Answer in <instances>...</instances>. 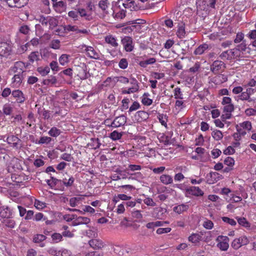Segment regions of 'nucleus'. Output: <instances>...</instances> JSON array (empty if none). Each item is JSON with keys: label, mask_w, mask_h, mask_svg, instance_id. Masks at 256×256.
Wrapping results in <instances>:
<instances>
[{"label": "nucleus", "mask_w": 256, "mask_h": 256, "mask_svg": "<svg viewBox=\"0 0 256 256\" xmlns=\"http://www.w3.org/2000/svg\"><path fill=\"white\" fill-rule=\"evenodd\" d=\"M25 68V64L22 62H15L14 66L10 68L11 72L14 74L12 78L11 85L12 87L18 88L20 86L24 78L23 73Z\"/></svg>", "instance_id": "obj_1"}, {"label": "nucleus", "mask_w": 256, "mask_h": 256, "mask_svg": "<svg viewBox=\"0 0 256 256\" xmlns=\"http://www.w3.org/2000/svg\"><path fill=\"white\" fill-rule=\"evenodd\" d=\"M82 52L86 53V56L91 58L99 59L100 54L98 51L91 46L82 44L79 46Z\"/></svg>", "instance_id": "obj_2"}, {"label": "nucleus", "mask_w": 256, "mask_h": 256, "mask_svg": "<svg viewBox=\"0 0 256 256\" xmlns=\"http://www.w3.org/2000/svg\"><path fill=\"white\" fill-rule=\"evenodd\" d=\"M78 76L82 80H86L90 76L88 66L84 64H81L78 68Z\"/></svg>", "instance_id": "obj_3"}, {"label": "nucleus", "mask_w": 256, "mask_h": 256, "mask_svg": "<svg viewBox=\"0 0 256 256\" xmlns=\"http://www.w3.org/2000/svg\"><path fill=\"white\" fill-rule=\"evenodd\" d=\"M130 84L132 86L127 90H123L122 91V94H130L138 92L140 89L139 83L135 78H132L130 79Z\"/></svg>", "instance_id": "obj_4"}, {"label": "nucleus", "mask_w": 256, "mask_h": 256, "mask_svg": "<svg viewBox=\"0 0 256 256\" xmlns=\"http://www.w3.org/2000/svg\"><path fill=\"white\" fill-rule=\"evenodd\" d=\"M12 50V44L10 42H2L0 44V55L4 56H9Z\"/></svg>", "instance_id": "obj_5"}, {"label": "nucleus", "mask_w": 256, "mask_h": 256, "mask_svg": "<svg viewBox=\"0 0 256 256\" xmlns=\"http://www.w3.org/2000/svg\"><path fill=\"white\" fill-rule=\"evenodd\" d=\"M225 199L228 201L231 202H238L242 200L240 196H236L234 192H232L230 188H225Z\"/></svg>", "instance_id": "obj_6"}, {"label": "nucleus", "mask_w": 256, "mask_h": 256, "mask_svg": "<svg viewBox=\"0 0 256 256\" xmlns=\"http://www.w3.org/2000/svg\"><path fill=\"white\" fill-rule=\"evenodd\" d=\"M29 178H26V180L24 178L22 177H10L12 180V184L14 187L24 188L26 186L27 181L28 180Z\"/></svg>", "instance_id": "obj_7"}, {"label": "nucleus", "mask_w": 256, "mask_h": 256, "mask_svg": "<svg viewBox=\"0 0 256 256\" xmlns=\"http://www.w3.org/2000/svg\"><path fill=\"white\" fill-rule=\"evenodd\" d=\"M122 44L126 52H132L134 48L132 39L130 36H126L122 39Z\"/></svg>", "instance_id": "obj_8"}, {"label": "nucleus", "mask_w": 256, "mask_h": 256, "mask_svg": "<svg viewBox=\"0 0 256 256\" xmlns=\"http://www.w3.org/2000/svg\"><path fill=\"white\" fill-rule=\"evenodd\" d=\"M126 122V118L122 115L116 118L111 124H108V126L116 128L124 125Z\"/></svg>", "instance_id": "obj_9"}, {"label": "nucleus", "mask_w": 256, "mask_h": 256, "mask_svg": "<svg viewBox=\"0 0 256 256\" xmlns=\"http://www.w3.org/2000/svg\"><path fill=\"white\" fill-rule=\"evenodd\" d=\"M13 212L12 210H11L8 206H2L0 207V216L4 218L9 219L12 218Z\"/></svg>", "instance_id": "obj_10"}, {"label": "nucleus", "mask_w": 256, "mask_h": 256, "mask_svg": "<svg viewBox=\"0 0 256 256\" xmlns=\"http://www.w3.org/2000/svg\"><path fill=\"white\" fill-rule=\"evenodd\" d=\"M186 192L188 194H191L196 196H202L204 194V192L198 187L195 186H190L186 190Z\"/></svg>", "instance_id": "obj_11"}, {"label": "nucleus", "mask_w": 256, "mask_h": 256, "mask_svg": "<svg viewBox=\"0 0 256 256\" xmlns=\"http://www.w3.org/2000/svg\"><path fill=\"white\" fill-rule=\"evenodd\" d=\"M126 10L121 9L120 8H116L113 10L112 16L116 20H122L126 16Z\"/></svg>", "instance_id": "obj_12"}, {"label": "nucleus", "mask_w": 256, "mask_h": 256, "mask_svg": "<svg viewBox=\"0 0 256 256\" xmlns=\"http://www.w3.org/2000/svg\"><path fill=\"white\" fill-rule=\"evenodd\" d=\"M88 244L94 250L102 249L104 247V242L102 240L94 238L88 241Z\"/></svg>", "instance_id": "obj_13"}, {"label": "nucleus", "mask_w": 256, "mask_h": 256, "mask_svg": "<svg viewBox=\"0 0 256 256\" xmlns=\"http://www.w3.org/2000/svg\"><path fill=\"white\" fill-rule=\"evenodd\" d=\"M79 15L84 20L90 21L93 19V16L92 12L86 10L83 8H78Z\"/></svg>", "instance_id": "obj_14"}, {"label": "nucleus", "mask_w": 256, "mask_h": 256, "mask_svg": "<svg viewBox=\"0 0 256 256\" xmlns=\"http://www.w3.org/2000/svg\"><path fill=\"white\" fill-rule=\"evenodd\" d=\"M46 183L50 188L57 190L59 188V185H61L62 184V182L56 179L54 177H51L50 180H46Z\"/></svg>", "instance_id": "obj_15"}, {"label": "nucleus", "mask_w": 256, "mask_h": 256, "mask_svg": "<svg viewBox=\"0 0 256 256\" xmlns=\"http://www.w3.org/2000/svg\"><path fill=\"white\" fill-rule=\"evenodd\" d=\"M6 142L13 148H18L21 140L17 136L14 135H11L7 138Z\"/></svg>", "instance_id": "obj_16"}, {"label": "nucleus", "mask_w": 256, "mask_h": 256, "mask_svg": "<svg viewBox=\"0 0 256 256\" xmlns=\"http://www.w3.org/2000/svg\"><path fill=\"white\" fill-rule=\"evenodd\" d=\"M134 117L138 122H142L146 120L149 118V114L145 111L140 110L136 112Z\"/></svg>", "instance_id": "obj_17"}, {"label": "nucleus", "mask_w": 256, "mask_h": 256, "mask_svg": "<svg viewBox=\"0 0 256 256\" xmlns=\"http://www.w3.org/2000/svg\"><path fill=\"white\" fill-rule=\"evenodd\" d=\"M90 222V218L88 217L80 216L72 222V226H78L80 224H86Z\"/></svg>", "instance_id": "obj_18"}, {"label": "nucleus", "mask_w": 256, "mask_h": 256, "mask_svg": "<svg viewBox=\"0 0 256 256\" xmlns=\"http://www.w3.org/2000/svg\"><path fill=\"white\" fill-rule=\"evenodd\" d=\"M28 0H12L9 2V6L20 8L28 4Z\"/></svg>", "instance_id": "obj_19"}, {"label": "nucleus", "mask_w": 256, "mask_h": 256, "mask_svg": "<svg viewBox=\"0 0 256 256\" xmlns=\"http://www.w3.org/2000/svg\"><path fill=\"white\" fill-rule=\"evenodd\" d=\"M57 82V79L55 76L51 75L48 76L47 78L44 79L42 82V84L47 86H52L56 84Z\"/></svg>", "instance_id": "obj_20"}, {"label": "nucleus", "mask_w": 256, "mask_h": 256, "mask_svg": "<svg viewBox=\"0 0 256 256\" xmlns=\"http://www.w3.org/2000/svg\"><path fill=\"white\" fill-rule=\"evenodd\" d=\"M53 6L56 11L58 13H61L62 12L65 10L66 8V4L63 1H58L55 3H53Z\"/></svg>", "instance_id": "obj_21"}, {"label": "nucleus", "mask_w": 256, "mask_h": 256, "mask_svg": "<svg viewBox=\"0 0 256 256\" xmlns=\"http://www.w3.org/2000/svg\"><path fill=\"white\" fill-rule=\"evenodd\" d=\"M150 94L148 92H144L141 97V102L144 106H149L152 103V100L149 96Z\"/></svg>", "instance_id": "obj_22"}, {"label": "nucleus", "mask_w": 256, "mask_h": 256, "mask_svg": "<svg viewBox=\"0 0 256 256\" xmlns=\"http://www.w3.org/2000/svg\"><path fill=\"white\" fill-rule=\"evenodd\" d=\"M188 205L186 204H178L174 207L173 211L176 214H181L183 212L186 211L188 209Z\"/></svg>", "instance_id": "obj_23"}, {"label": "nucleus", "mask_w": 256, "mask_h": 256, "mask_svg": "<svg viewBox=\"0 0 256 256\" xmlns=\"http://www.w3.org/2000/svg\"><path fill=\"white\" fill-rule=\"evenodd\" d=\"M70 212H78L81 214H84L85 212L92 214L94 212V210L89 206H84L82 208V210H80L78 209H70Z\"/></svg>", "instance_id": "obj_24"}, {"label": "nucleus", "mask_w": 256, "mask_h": 256, "mask_svg": "<svg viewBox=\"0 0 256 256\" xmlns=\"http://www.w3.org/2000/svg\"><path fill=\"white\" fill-rule=\"evenodd\" d=\"M12 96L16 98V100L18 102H24L25 100L24 97V96L23 93L22 91L18 90H14L12 92Z\"/></svg>", "instance_id": "obj_25"}, {"label": "nucleus", "mask_w": 256, "mask_h": 256, "mask_svg": "<svg viewBox=\"0 0 256 256\" xmlns=\"http://www.w3.org/2000/svg\"><path fill=\"white\" fill-rule=\"evenodd\" d=\"M105 41L107 44L113 47H116L118 46V43L116 38L111 35L106 36Z\"/></svg>", "instance_id": "obj_26"}, {"label": "nucleus", "mask_w": 256, "mask_h": 256, "mask_svg": "<svg viewBox=\"0 0 256 256\" xmlns=\"http://www.w3.org/2000/svg\"><path fill=\"white\" fill-rule=\"evenodd\" d=\"M201 239L202 236L198 234H192L188 238L189 242L195 244L199 242Z\"/></svg>", "instance_id": "obj_27"}, {"label": "nucleus", "mask_w": 256, "mask_h": 256, "mask_svg": "<svg viewBox=\"0 0 256 256\" xmlns=\"http://www.w3.org/2000/svg\"><path fill=\"white\" fill-rule=\"evenodd\" d=\"M88 145L92 148L96 150L100 147L101 144L98 138H92Z\"/></svg>", "instance_id": "obj_28"}, {"label": "nucleus", "mask_w": 256, "mask_h": 256, "mask_svg": "<svg viewBox=\"0 0 256 256\" xmlns=\"http://www.w3.org/2000/svg\"><path fill=\"white\" fill-rule=\"evenodd\" d=\"M124 132H118L117 130H114L110 134L109 137L113 140H120L123 136Z\"/></svg>", "instance_id": "obj_29"}, {"label": "nucleus", "mask_w": 256, "mask_h": 256, "mask_svg": "<svg viewBox=\"0 0 256 256\" xmlns=\"http://www.w3.org/2000/svg\"><path fill=\"white\" fill-rule=\"evenodd\" d=\"M208 48V44H201L196 49L194 52V54L196 55H200L202 54Z\"/></svg>", "instance_id": "obj_30"}, {"label": "nucleus", "mask_w": 256, "mask_h": 256, "mask_svg": "<svg viewBox=\"0 0 256 256\" xmlns=\"http://www.w3.org/2000/svg\"><path fill=\"white\" fill-rule=\"evenodd\" d=\"M157 118L162 125L166 128L167 127L168 116L166 114L159 113L157 116Z\"/></svg>", "instance_id": "obj_31"}, {"label": "nucleus", "mask_w": 256, "mask_h": 256, "mask_svg": "<svg viewBox=\"0 0 256 256\" xmlns=\"http://www.w3.org/2000/svg\"><path fill=\"white\" fill-rule=\"evenodd\" d=\"M222 61L216 60L211 66V70L214 72H218L222 68Z\"/></svg>", "instance_id": "obj_32"}, {"label": "nucleus", "mask_w": 256, "mask_h": 256, "mask_svg": "<svg viewBox=\"0 0 256 256\" xmlns=\"http://www.w3.org/2000/svg\"><path fill=\"white\" fill-rule=\"evenodd\" d=\"M234 110V106L232 104H225V112H228L225 114V120L230 118L231 117L230 112H232Z\"/></svg>", "instance_id": "obj_33"}, {"label": "nucleus", "mask_w": 256, "mask_h": 256, "mask_svg": "<svg viewBox=\"0 0 256 256\" xmlns=\"http://www.w3.org/2000/svg\"><path fill=\"white\" fill-rule=\"evenodd\" d=\"M37 71L42 76H46L50 72V68L48 66H40L38 68Z\"/></svg>", "instance_id": "obj_34"}, {"label": "nucleus", "mask_w": 256, "mask_h": 256, "mask_svg": "<svg viewBox=\"0 0 256 256\" xmlns=\"http://www.w3.org/2000/svg\"><path fill=\"white\" fill-rule=\"evenodd\" d=\"M70 56L66 54H62L58 58L60 64L62 66H65L69 62V58Z\"/></svg>", "instance_id": "obj_35"}, {"label": "nucleus", "mask_w": 256, "mask_h": 256, "mask_svg": "<svg viewBox=\"0 0 256 256\" xmlns=\"http://www.w3.org/2000/svg\"><path fill=\"white\" fill-rule=\"evenodd\" d=\"M40 58V53L36 51L30 53V54L28 56L29 60L31 62H33L35 61H38Z\"/></svg>", "instance_id": "obj_36"}, {"label": "nucleus", "mask_w": 256, "mask_h": 256, "mask_svg": "<svg viewBox=\"0 0 256 256\" xmlns=\"http://www.w3.org/2000/svg\"><path fill=\"white\" fill-rule=\"evenodd\" d=\"M81 200L80 197H73L70 200V206L74 208L80 204Z\"/></svg>", "instance_id": "obj_37"}, {"label": "nucleus", "mask_w": 256, "mask_h": 256, "mask_svg": "<svg viewBox=\"0 0 256 256\" xmlns=\"http://www.w3.org/2000/svg\"><path fill=\"white\" fill-rule=\"evenodd\" d=\"M60 130L56 127L52 128L48 132V134L52 137H57L60 134Z\"/></svg>", "instance_id": "obj_38"}, {"label": "nucleus", "mask_w": 256, "mask_h": 256, "mask_svg": "<svg viewBox=\"0 0 256 256\" xmlns=\"http://www.w3.org/2000/svg\"><path fill=\"white\" fill-rule=\"evenodd\" d=\"M176 34L178 38H184L186 36V31L184 27L182 25L179 26Z\"/></svg>", "instance_id": "obj_39"}, {"label": "nucleus", "mask_w": 256, "mask_h": 256, "mask_svg": "<svg viewBox=\"0 0 256 256\" xmlns=\"http://www.w3.org/2000/svg\"><path fill=\"white\" fill-rule=\"evenodd\" d=\"M46 236L42 234H37L34 236L33 238L34 242L40 243L46 240Z\"/></svg>", "instance_id": "obj_40"}, {"label": "nucleus", "mask_w": 256, "mask_h": 256, "mask_svg": "<svg viewBox=\"0 0 256 256\" xmlns=\"http://www.w3.org/2000/svg\"><path fill=\"white\" fill-rule=\"evenodd\" d=\"M109 4L108 0H100L98 2V6L102 10L106 11L107 10Z\"/></svg>", "instance_id": "obj_41"}, {"label": "nucleus", "mask_w": 256, "mask_h": 256, "mask_svg": "<svg viewBox=\"0 0 256 256\" xmlns=\"http://www.w3.org/2000/svg\"><path fill=\"white\" fill-rule=\"evenodd\" d=\"M237 220L238 224H239L240 226H243L245 228H250V223L248 222L245 218H239Z\"/></svg>", "instance_id": "obj_42"}, {"label": "nucleus", "mask_w": 256, "mask_h": 256, "mask_svg": "<svg viewBox=\"0 0 256 256\" xmlns=\"http://www.w3.org/2000/svg\"><path fill=\"white\" fill-rule=\"evenodd\" d=\"M52 239L54 242H60L62 240V236L60 234L54 232L52 235Z\"/></svg>", "instance_id": "obj_43"}, {"label": "nucleus", "mask_w": 256, "mask_h": 256, "mask_svg": "<svg viewBox=\"0 0 256 256\" xmlns=\"http://www.w3.org/2000/svg\"><path fill=\"white\" fill-rule=\"evenodd\" d=\"M203 226L204 228L210 230L212 229L213 226H214V224H213L211 220H210L208 218H206L204 220Z\"/></svg>", "instance_id": "obj_44"}, {"label": "nucleus", "mask_w": 256, "mask_h": 256, "mask_svg": "<svg viewBox=\"0 0 256 256\" xmlns=\"http://www.w3.org/2000/svg\"><path fill=\"white\" fill-rule=\"evenodd\" d=\"M212 135L214 138L216 140H220L223 137L222 132L218 130H214L212 133Z\"/></svg>", "instance_id": "obj_45"}, {"label": "nucleus", "mask_w": 256, "mask_h": 256, "mask_svg": "<svg viewBox=\"0 0 256 256\" xmlns=\"http://www.w3.org/2000/svg\"><path fill=\"white\" fill-rule=\"evenodd\" d=\"M48 253L51 255L54 256H64L63 254H64V251L63 250L62 252L56 250L55 248H50L48 250Z\"/></svg>", "instance_id": "obj_46"}, {"label": "nucleus", "mask_w": 256, "mask_h": 256, "mask_svg": "<svg viewBox=\"0 0 256 256\" xmlns=\"http://www.w3.org/2000/svg\"><path fill=\"white\" fill-rule=\"evenodd\" d=\"M4 113L6 115H10L12 110V108L10 104H5L2 108Z\"/></svg>", "instance_id": "obj_47"}, {"label": "nucleus", "mask_w": 256, "mask_h": 256, "mask_svg": "<svg viewBox=\"0 0 256 256\" xmlns=\"http://www.w3.org/2000/svg\"><path fill=\"white\" fill-rule=\"evenodd\" d=\"M78 8L77 10H71L68 12V16L69 17L72 18L74 20H78Z\"/></svg>", "instance_id": "obj_48"}, {"label": "nucleus", "mask_w": 256, "mask_h": 256, "mask_svg": "<svg viewBox=\"0 0 256 256\" xmlns=\"http://www.w3.org/2000/svg\"><path fill=\"white\" fill-rule=\"evenodd\" d=\"M140 108V103L137 101H134L132 106L130 107L128 110V113L130 114L132 112Z\"/></svg>", "instance_id": "obj_49"}, {"label": "nucleus", "mask_w": 256, "mask_h": 256, "mask_svg": "<svg viewBox=\"0 0 256 256\" xmlns=\"http://www.w3.org/2000/svg\"><path fill=\"white\" fill-rule=\"evenodd\" d=\"M34 206H35L37 210H42L46 207V203L37 200H36L35 202H34Z\"/></svg>", "instance_id": "obj_50"}, {"label": "nucleus", "mask_w": 256, "mask_h": 256, "mask_svg": "<svg viewBox=\"0 0 256 256\" xmlns=\"http://www.w3.org/2000/svg\"><path fill=\"white\" fill-rule=\"evenodd\" d=\"M234 50V49H232L225 51V58L230 60L234 58L235 56Z\"/></svg>", "instance_id": "obj_51"}, {"label": "nucleus", "mask_w": 256, "mask_h": 256, "mask_svg": "<svg viewBox=\"0 0 256 256\" xmlns=\"http://www.w3.org/2000/svg\"><path fill=\"white\" fill-rule=\"evenodd\" d=\"M217 242V246L220 250H224V236H220L217 237L216 240Z\"/></svg>", "instance_id": "obj_52"}, {"label": "nucleus", "mask_w": 256, "mask_h": 256, "mask_svg": "<svg viewBox=\"0 0 256 256\" xmlns=\"http://www.w3.org/2000/svg\"><path fill=\"white\" fill-rule=\"evenodd\" d=\"M120 154L122 156L130 158L134 156V150H128L120 152Z\"/></svg>", "instance_id": "obj_53"}, {"label": "nucleus", "mask_w": 256, "mask_h": 256, "mask_svg": "<svg viewBox=\"0 0 256 256\" xmlns=\"http://www.w3.org/2000/svg\"><path fill=\"white\" fill-rule=\"evenodd\" d=\"M174 96L176 99H182L183 94L180 88L176 87L174 90Z\"/></svg>", "instance_id": "obj_54"}, {"label": "nucleus", "mask_w": 256, "mask_h": 256, "mask_svg": "<svg viewBox=\"0 0 256 256\" xmlns=\"http://www.w3.org/2000/svg\"><path fill=\"white\" fill-rule=\"evenodd\" d=\"M128 64V60L125 58H122L118 62V66L121 69H126Z\"/></svg>", "instance_id": "obj_55"}, {"label": "nucleus", "mask_w": 256, "mask_h": 256, "mask_svg": "<svg viewBox=\"0 0 256 256\" xmlns=\"http://www.w3.org/2000/svg\"><path fill=\"white\" fill-rule=\"evenodd\" d=\"M247 49L250 50L247 47V44L246 43V40H243L242 42L240 44L237 46L236 48V50H239V51H240L242 52H246Z\"/></svg>", "instance_id": "obj_56"}, {"label": "nucleus", "mask_w": 256, "mask_h": 256, "mask_svg": "<svg viewBox=\"0 0 256 256\" xmlns=\"http://www.w3.org/2000/svg\"><path fill=\"white\" fill-rule=\"evenodd\" d=\"M240 126L243 129L248 131L251 130L252 128L251 122L249 121H246L240 124Z\"/></svg>", "instance_id": "obj_57"}, {"label": "nucleus", "mask_w": 256, "mask_h": 256, "mask_svg": "<svg viewBox=\"0 0 256 256\" xmlns=\"http://www.w3.org/2000/svg\"><path fill=\"white\" fill-rule=\"evenodd\" d=\"M244 38V34L242 32H238L236 35V38L234 40V42L238 44L241 42H242L243 40H245Z\"/></svg>", "instance_id": "obj_58"}, {"label": "nucleus", "mask_w": 256, "mask_h": 256, "mask_svg": "<svg viewBox=\"0 0 256 256\" xmlns=\"http://www.w3.org/2000/svg\"><path fill=\"white\" fill-rule=\"evenodd\" d=\"M170 228H160L156 230V234H168L170 232Z\"/></svg>", "instance_id": "obj_59"}, {"label": "nucleus", "mask_w": 256, "mask_h": 256, "mask_svg": "<svg viewBox=\"0 0 256 256\" xmlns=\"http://www.w3.org/2000/svg\"><path fill=\"white\" fill-rule=\"evenodd\" d=\"M90 30L86 28L79 29L77 28V30L76 34H79L80 36H84L88 35L90 34Z\"/></svg>", "instance_id": "obj_60"}, {"label": "nucleus", "mask_w": 256, "mask_h": 256, "mask_svg": "<svg viewBox=\"0 0 256 256\" xmlns=\"http://www.w3.org/2000/svg\"><path fill=\"white\" fill-rule=\"evenodd\" d=\"M244 246L242 244H240V240H238L237 239H234L233 240L232 244V246L233 248L235 250H238L242 246Z\"/></svg>", "instance_id": "obj_61"}, {"label": "nucleus", "mask_w": 256, "mask_h": 256, "mask_svg": "<svg viewBox=\"0 0 256 256\" xmlns=\"http://www.w3.org/2000/svg\"><path fill=\"white\" fill-rule=\"evenodd\" d=\"M50 66L53 72H58L60 70L58 63L56 61H52L50 64Z\"/></svg>", "instance_id": "obj_62"}, {"label": "nucleus", "mask_w": 256, "mask_h": 256, "mask_svg": "<svg viewBox=\"0 0 256 256\" xmlns=\"http://www.w3.org/2000/svg\"><path fill=\"white\" fill-rule=\"evenodd\" d=\"M29 42H28L26 44L24 45L20 46L18 48V53L20 54H22L24 53L25 52H26L28 50V46H29Z\"/></svg>", "instance_id": "obj_63"}, {"label": "nucleus", "mask_w": 256, "mask_h": 256, "mask_svg": "<svg viewBox=\"0 0 256 256\" xmlns=\"http://www.w3.org/2000/svg\"><path fill=\"white\" fill-rule=\"evenodd\" d=\"M221 154H222L221 150L220 149L217 148H214L211 151V154H212V157L214 158H218Z\"/></svg>", "instance_id": "obj_64"}]
</instances>
